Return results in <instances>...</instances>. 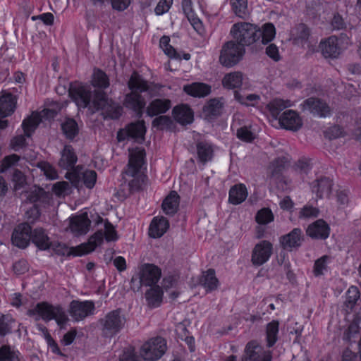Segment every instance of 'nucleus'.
Wrapping results in <instances>:
<instances>
[{"label":"nucleus","mask_w":361,"mask_h":361,"mask_svg":"<svg viewBox=\"0 0 361 361\" xmlns=\"http://www.w3.org/2000/svg\"><path fill=\"white\" fill-rule=\"evenodd\" d=\"M146 171L145 149L138 147L130 149L125 173L126 176L133 178L128 182L129 190L131 192H138L143 189L148 180Z\"/></svg>","instance_id":"f257e3e1"},{"label":"nucleus","mask_w":361,"mask_h":361,"mask_svg":"<svg viewBox=\"0 0 361 361\" xmlns=\"http://www.w3.org/2000/svg\"><path fill=\"white\" fill-rule=\"evenodd\" d=\"M128 87L130 92L125 95L123 106L130 110L140 109L145 103L142 93L148 92L149 90L147 80L137 71H133L128 80Z\"/></svg>","instance_id":"f03ea898"},{"label":"nucleus","mask_w":361,"mask_h":361,"mask_svg":"<svg viewBox=\"0 0 361 361\" xmlns=\"http://www.w3.org/2000/svg\"><path fill=\"white\" fill-rule=\"evenodd\" d=\"M128 87L130 92L125 95L123 106L130 110L140 109L145 103L142 93L148 92L149 90L147 80L137 71H133L128 80Z\"/></svg>","instance_id":"7ed1b4c3"},{"label":"nucleus","mask_w":361,"mask_h":361,"mask_svg":"<svg viewBox=\"0 0 361 361\" xmlns=\"http://www.w3.org/2000/svg\"><path fill=\"white\" fill-rule=\"evenodd\" d=\"M27 315L39 316L46 322L55 320L61 329L64 328L68 322V317L61 305H54L47 301L37 302L34 308L27 310Z\"/></svg>","instance_id":"20e7f679"},{"label":"nucleus","mask_w":361,"mask_h":361,"mask_svg":"<svg viewBox=\"0 0 361 361\" xmlns=\"http://www.w3.org/2000/svg\"><path fill=\"white\" fill-rule=\"evenodd\" d=\"M231 35L233 41L245 48L258 41V26L247 22L235 23L231 27Z\"/></svg>","instance_id":"39448f33"},{"label":"nucleus","mask_w":361,"mask_h":361,"mask_svg":"<svg viewBox=\"0 0 361 361\" xmlns=\"http://www.w3.org/2000/svg\"><path fill=\"white\" fill-rule=\"evenodd\" d=\"M102 326V333L106 338L116 336L124 327L126 317L121 315V309L109 312L103 319L99 320Z\"/></svg>","instance_id":"423d86ee"},{"label":"nucleus","mask_w":361,"mask_h":361,"mask_svg":"<svg viewBox=\"0 0 361 361\" xmlns=\"http://www.w3.org/2000/svg\"><path fill=\"white\" fill-rule=\"evenodd\" d=\"M245 54V48L238 44L233 40L225 42L221 49L219 55L220 63L231 68L239 63Z\"/></svg>","instance_id":"0eeeda50"},{"label":"nucleus","mask_w":361,"mask_h":361,"mask_svg":"<svg viewBox=\"0 0 361 361\" xmlns=\"http://www.w3.org/2000/svg\"><path fill=\"white\" fill-rule=\"evenodd\" d=\"M166 341L161 336H156L146 341L141 347V353L145 360H157L166 353Z\"/></svg>","instance_id":"6e6552de"},{"label":"nucleus","mask_w":361,"mask_h":361,"mask_svg":"<svg viewBox=\"0 0 361 361\" xmlns=\"http://www.w3.org/2000/svg\"><path fill=\"white\" fill-rule=\"evenodd\" d=\"M300 106L303 111H308L313 116L325 118L332 115V109L329 104L317 97L305 99Z\"/></svg>","instance_id":"1a4fd4ad"},{"label":"nucleus","mask_w":361,"mask_h":361,"mask_svg":"<svg viewBox=\"0 0 361 361\" xmlns=\"http://www.w3.org/2000/svg\"><path fill=\"white\" fill-rule=\"evenodd\" d=\"M68 96L79 108H87L91 104L92 92L82 82L75 81L70 83Z\"/></svg>","instance_id":"9d476101"},{"label":"nucleus","mask_w":361,"mask_h":361,"mask_svg":"<svg viewBox=\"0 0 361 361\" xmlns=\"http://www.w3.org/2000/svg\"><path fill=\"white\" fill-rule=\"evenodd\" d=\"M272 351L265 350L256 340L247 343L241 361H271Z\"/></svg>","instance_id":"9b49d317"},{"label":"nucleus","mask_w":361,"mask_h":361,"mask_svg":"<svg viewBox=\"0 0 361 361\" xmlns=\"http://www.w3.org/2000/svg\"><path fill=\"white\" fill-rule=\"evenodd\" d=\"M273 253V244L267 240L257 243L251 253V262L254 267H260L267 263Z\"/></svg>","instance_id":"f8f14e48"},{"label":"nucleus","mask_w":361,"mask_h":361,"mask_svg":"<svg viewBox=\"0 0 361 361\" xmlns=\"http://www.w3.org/2000/svg\"><path fill=\"white\" fill-rule=\"evenodd\" d=\"M94 311L95 304L92 300H73L69 305V313L75 321H81L93 315Z\"/></svg>","instance_id":"ddd939ff"},{"label":"nucleus","mask_w":361,"mask_h":361,"mask_svg":"<svg viewBox=\"0 0 361 361\" xmlns=\"http://www.w3.org/2000/svg\"><path fill=\"white\" fill-rule=\"evenodd\" d=\"M32 231V226L29 224H19L12 233V244L20 249L27 248L31 241Z\"/></svg>","instance_id":"4468645a"},{"label":"nucleus","mask_w":361,"mask_h":361,"mask_svg":"<svg viewBox=\"0 0 361 361\" xmlns=\"http://www.w3.org/2000/svg\"><path fill=\"white\" fill-rule=\"evenodd\" d=\"M104 232L98 230L88 238L86 243H82L77 246L73 247V252L75 256H84L88 255L102 245L104 242Z\"/></svg>","instance_id":"2eb2a0df"},{"label":"nucleus","mask_w":361,"mask_h":361,"mask_svg":"<svg viewBox=\"0 0 361 361\" xmlns=\"http://www.w3.org/2000/svg\"><path fill=\"white\" fill-rule=\"evenodd\" d=\"M319 47L325 59H338L342 53L341 39L331 35L322 39Z\"/></svg>","instance_id":"dca6fc26"},{"label":"nucleus","mask_w":361,"mask_h":361,"mask_svg":"<svg viewBox=\"0 0 361 361\" xmlns=\"http://www.w3.org/2000/svg\"><path fill=\"white\" fill-rule=\"evenodd\" d=\"M279 123L282 128L293 132L299 130L303 125L300 114L292 109L284 111L279 118Z\"/></svg>","instance_id":"f3484780"},{"label":"nucleus","mask_w":361,"mask_h":361,"mask_svg":"<svg viewBox=\"0 0 361 361\" xmlns=\"http://www.w3.org/2000/svg\"><path fill=\"white\" fill-rule=\"evenodd\" d=\"M161 276V269L150 263L144 264L140 271V283L144 286L157 284Z\"/></svg>","instance_id":"a211bd4d"},{"label":"nucleus","mask_w":361,"mask_h":361,"mask_svg":"<svg viewBox=\"0 0 361 361\" xmlns=\"http://www.w3.org/2000/svg\"><path fill=\"white\" fill-rule=\"evenodd\" d=\"M305 240L304 234L300 228H294L288 233L279 238L281 247L284 250H292L299 248Z\"/></svg>","instance_id":"6ab92c4d"},{"label":"nucleus","mask_w":361,"mask_h":361,"mask_svg":"<svg viewBox=\"0 0 361 361\" xmlns=\"http://www.w3.org/2000/svg\"><path fill=\"white\" fill-rule=\"evenodd\" d=\"M331 233V228L323 219H319L308 225L306 229L307 235L314 240H326Z\"/></svg>","instance_id":"aec40b11"},{"label":"nucleus","mask_w":361,"mask_h":361,"mask_svg":"<svg viewBox=\"0 0 361 361\" xmlns=\"http://www.w3.org/2000/svg\"><path fill=\"white\" fill-rule=\"evenodd\" d=\"M171 114L173 120L182 126L190 125L194 121V111L188 104L176 105Z\"/></svg>","instance_id":"412c9836"},{"label":"nucleus","mask_w":361,"mask_h":361,"mask_svg":"<svg viewBox=\"0 0 361 361\" xmlns=\"http://www.w3.org/2000/svg\"><path fill=\"white\" fill-rule=\"evenodd\" d=\"M170 223L164 216H156L152 218L148 228L150 238L157 239L162 237L169 229Z\"/></svg>","instance_id":"4be33fe9"},{"label":"nucleus","mask_w":361,"mask_h":361,"mask_svg":"<svg viewBox=\"0 0 361 361\" xmlns=\"http://www.w3.org/2000/svg\"><path fill=\"white\" fill-rule=\"evenodd\" d=\"M172 106L171 99L168 98H156L149 102L146 108V114L153 118L168 112Z\"/></svg>","instance_id":"5701e85b"},{"label":"nucleus","mask_w":361,"mask_h":361,"mask_svg":"<svg viewBox=\"0 0 361 361\" xmlns=\"http://www.w3.org/2000/svg\"><path fill=\"white\" fill-rule=\"evenodd\" d=\"M180 197L175 190H171L161 202V209L168 216H173L179 210Z\"/></svg>","instance_id":"b1692460"},{"label":"nucleus","mask_w":361,"mask_h":361,"mask_svg":"<svg viewBox=\"0 0 361 361\" xmlns=\"http://www.w3.org/2000/svg\"><path fill=\"white\" fill-rule=\"evenodd\" d=\"M224 106L223 97L213 98L204 106L203 112L207 118L214 120L223 114Z\"/></svg>","instance_id":"393cba45"},{"label":"nucleus","mask_w":361,"mask_h":361,"mask_svg":"<svg viewBox=\"0 0 361 361\" xmlns=\"http://www.w3.org/2000/svg\"><path fill=\"white\" fill-rule=\"evenodd\" d=\"M39 250L46 251L51 249L52 242L46 232L42 227H37L32 231L31 241Z\"/></svg>","instance_id":"a878e982"},{"label":"nucleus","mask_w":361,"mask_h":361,"mask_svg":"<svg viewBox=\"0 0 361 361\" xmlns=\"http://www.w3.org/2000/svg\"><path fill=\"white\" fill-rule=\"evenodd\" d=\"M334 183L333 180L329 177L322 176L314 180L311 183L312 192L316 193L318 198L329 197L331 192Z\"/></svg>","instance_id":"bb28decb"},{"label":"nucleus","mask_w":361,"mask_h":361,"mask_svg":"<svg viewBox=\"0 0 361 361\" xmlns=\"http://www.w3.org/2000/svg\"><path fill=\"white\" fill-rule=\"evenodd\" d=\"M42 123L39 111H34L22 121L21 128L27 138H31Z\"/></svg>","instance_id":"cd10ccee"},{"label":"nucleus","mask_w":361,"mask_h":361,"mask_svg":"<svg viewBox=\"0 0 361 361\" xmlns=\"http://www.w3.org/2000/svg\"><path fill=\"white\" fill-rule=\"evenodd\" d=\"M18 97L11 92L3 93L0 96V116H11L17 106Z\"/></svg>","instance_id":"c85d7f7f"},{"label":"nucleus","mask_w":361,"mask_h":361,"mask_svg":"<svg viewBox=\"0 0 361 361\" xmlns=\"http://www.w3.org/2000/svg\"><path fill=\"white\" fill-rule=\"evenodd\" d=\"M91 221L88 218L87 213L72 217L70 220V228L71 231L78 235L86 234L90 226Z\"/></svg>","instance_id":"c756f323"},{"label":"nucleus","mask_w":361,"mask_h":361,"mask_svg":"<svg viewBox=\"0 0 361 361\" xmlns=\"http://www.w3.org/2000/svg\"><path fill=\"white\" fill-rule=\"evenodd\" d=\"M77 161L78 157L73 147L70 145H65L61 152L59 166L63 169L71 170L75 167Z\"/></svg>","instance_id":"7c9ffc66"},{"label":"nucleus","mask_w":361,"mask_h":361,"mask_svg":"<svg viewBox=\"0 0 361 361\" xmlns=\"http://www.w3.org/2000/svg\"><path fill=\"white\" fill-rule=\"evenodd\" d=\"M145 292V299L150 308H157L161 306L163 302L164 290L158 284L149 286Z\"/></svg>","instance_id":"2f4dec72"},{"label":"nucleus","mask_w":361,"mask_h":361,"mask_svg":"<svg viewBox=\"0 0 361 361\" xmlns=\"http://www.w3.org/2000/svg\"><path fill=\"white\" fill-rule=\"evenodd\" d=\"M183 91L193 97H205L211 93V86L204 82H194L183 86Z\"/></svg>","instance_id":"473e14b6"},{"label":"nucleus","mask_w":361,"mask_h":361,"mask_svg":"<svg viewBox=\"0 0 361 361\" xmlns=\"http://www.w3.org/2000/svg\"><path fill=\"white\" fill-rule=\"evenodd\" d=\"M248 196L247 187L243 183H237L231 187L228 192V202L231 204L238 205L243 203Z\"/></svg>","instance_id":"72a5a7b5"},{"label":"nucleus","mask_w":361,"mask_h":361,"mask_svg":"<svg viewBox=\"0 0 361 361\" xmlns=\"http://www.w3.org/2000/svg\"><path fill=\"white\" fill-rule=\"evenodd\" d=\"M105 90H94L92 92L91 104L95 111L104 110L113 99L109 98Z\"/></svg>","instance_id":"f704fd0d"},{"label":"nucleus","mask_w":361,"mask_h":361,"mask_svg":"<svg viewBox=\"0 0 361 361\" xmlns=\"http://www.w3.org/2000/svg\"><path fill=\"white\" fill-rule=\"evenodd\" d=\"M126 128L130 139L135 140L145 139L147 128L144 120L141 119L130 122L126 126Z\"/></svg>","instance_id":"c9c22d12"},{"label":"nucleus","mask_w":361,"mask_h":361,"mask_svg":"<svg viewBox=\"0 0 361 361\" xmlns=\"http://www.w3.org/2000/svg\"><path fill=\"white\" fill-rule=\"evenodd\" d=\"M279 322L278 320H272L266 326L265 341L266 345L270 348L275 345L279 340Z\"/></svg>","instance_id":"e433bc0d"},{"label":"nucleus","mask_w":361,"mask_h":361,"mask_svg":"<svg viewBox=\"0 0 361 361\" xmlns=\"http://www.w3.org/2000/svg\"><path fill=\"white\" fill-rule=\"evenodd\" d=\"M61 131L64 137L68 140H73L79 134V126L77 121L71 117L65 118L61 125Z\"/></svg>","instance_id":"4c0bfd02"},{"label":"nucleus","mask_w":361,"mask_h":361,"mask_svg":"<svg viewBox=\"0 0 361 361\" xmlns=\"http://www.w3.org/2000/svg\"><path fill=\"white\" fill-rule=\"evenodd\" d=\"M201 285L204 288L207 293L215 290L219 285V279L216 276V272L214 269H209L205 272L200 279Z\"/></svg>","instance_id":"58836bf2"},{"label":"nucleus","mask_w":361,"mask_h":361,"mask_svg":"<svg viewBox=\"0 0 361 361\" xmlns=\"http://www.w3.org/2000/svg\"><path fill=\"white\" fill-rule=\"evenodd\" d=\"M92 85L96 90H106L110 85L109 78L104 71L95 68L92 76Z\"/></svg>","instance_id":"ea45409f"},{"label":"nucleus","mask_w":361,"mask_h":361,"mask_svg":"<svg viewBox=\"0 0 361 361\" xmlns=\"http://www.w3.org/2000/svg\"><path fill=\"white\" fill-rule=\"evenodd\" d=\"M198 161L206 164L211 161L214 157V149L211 144L207 142H199L196 145Z\"/></svg>","instance_id":"a19ab883"},{"label":"nucleus","mask_w":361,"mask_h":361,"mask_svg":"<svg viewBox=\"0 0 361 361\" xmlns=\"http://www.w3.org/2000/svg\"><path fill=\"white\" fill-rule=\"evenodd\" d=\"M331 262V257L328 255H322L314 261L312 274L315 277L324 276L329 270V264Z\"/></svg>","instance_id":"79ce46f5"},{"label":"nucleus","mask_w":361,"mask_h":361,"mask_svg":"<svg viewBox=\"0 0 361 361\" xmlns=\"http://www.w3.org/2000/svg\"><path fill=\"white\" fill-rule=\"evenodd\" d=\"M293 106L294 102L290 99L275 98L268 104L267 107L273 116H278L281 111Z\"/></svg>","instance_id":"37998d69"},{"label":"nucleus","mask_w":361,"mask_h":361,"mask_svg":"<svg viewBox=\"0 0 361 361\" xmlns=\"http://www.w3.org/2000/svg\"><path fill=\"white\" fill-rule=\"evenodd\" d=\"M258 40L262 38V43L267 44L275 38V26L271 23H266L262 26L261 29L258 27Z\"/></svg>","instance_id":"c03bdc74"},{"label":"nucleus","mask_w":361,"mask_h":361,"mask_svg":"<svg viewBox=\"0 0 361 361\" xmlns=\"http://www.w3.org/2000/svg\"><path fill=\"white\" fill-rule=\"evenodd\" d=\"M222 83L224 87L227 89L239 88L243 83L242 73L240 72L228 73L224 77Z\"/></svg>","instance_id":"a18cd8bd"},{"label":"nucleus","mask_w":361,"mask_h":361,"mask_svg":"<svg viewBox=\"0 0 361 361\" xmlns=\"http://www.w3.org/2000/svg\"><path fill=\"white\" fill-rule=\"evenodd\" d=\"M289 162L288 158L284 156L275 158L269 165L271 176H279L282 175Z\"/></svg>","instance_id":"49530a36"},{"label":"nucleus","mask_w":361,"mask_h":361,"mask_svg":"<svg viewBox=\"0 0 361 361\" xmlns=\"http://www.w3.org/2000/svg\"><path fill=\"white\" fill-rule=\"evenodd\" d=\"M50 199V193L49 192L45 191L42 188L39 187L31 191L27 197V200L31 203H48Z\"/></svg>","instance_id":"de8ad7c7"},{"label":"nucleus","mask_w":361,"mask_h":361,"mask_svg":"<svg viewBox=\"0 0 361 361\" xmlns=\"http://www.w3.org/2000/svg\"><path fill=\"white\" fill-rule=\"evenodd\" d=\"M152 126L158 130H171L173 126V123L169 116L159 115L153 119Z\"/></svg>","instance_id":"09e8293b"},{"label":"nucleus","mask_w":361,"mask_h":361,"mask_svg":"<svg viewBox=\"0 0 361 361\" xmlns=\"http://www.w3.org/2000/svg\"><path fill=\"white\" fill-rule=\"evenodd\" d=\"M296 34L294 37L295 44H306L310 36V30L305 23H300L296 27Z\"/></svg>","instance_id":"8fccbe9b"},{"label":"nucleus","mask_w":361,"mask_h":361,"mask_svg":"<svg viewBox=\"0 0 361 361\" xmlns=\"http://www.w3.org/2000/svg\"><path fill=\"white\" fill-rule=\"evenodd\" d=\"M311 161V159L302 157L294 164L293 169L300 174L307 175L312 169Z\"/></svg>","instance_id":"3c124183"},{"label":"nucleus","mask_w":361,"mask_h":361,"mask_svg":"<svg viewBox=\"0 0 361 361\" xmlns=\"http://www.w3.org/2000/svg\"><path fill=\"white\" fill-rule=\"evenodd\" d=\"M274 216L271 210L268 207H264L259 209L255 216V221L261 225H266L274 221Z\"/></svg>","instance_id":"603ef678"},{"label":"nucleus","mask_w":361,"mask_h":361,"mask_svg":"<svg viewBox=\"0 0 361 361\" xmlns=\"http://www.w3.org/2000/svg\"><path fill=\"white\" fill-rule=\"evenodd\" d=\"M15 322L11 314H2L0 317V336H5L11 332L12 324Z\"/></svg>","instance_id":"864d4df0"},{"label":"nucleus","mask_w":361,"mask_h":361,"mask_svg":"<svg viewBox=\"0 0 361 361\" xmlns=\"http://www.w3.org/2000/svg\"><path fill=\"white\" fill-rule=\"evenodd\" d=\"M345 132L343 128L339 125L334 124L324 131L325 138L330 140L344 137Z\"/></svg>","instance_id":"5fc2aeb1"},{"label":"nucleus","mask_w":361,"mask_h":361,"mask_svg":"<svg viewBox=\"0 0 361 361\" xmlns=\"http://www.w3.org/2000/svg\"><path fill=\"white\" fill-rule=\"evenodd\" d=\"M18 351L12 350L9 345L0 347V361H19Z\"/></svg>","instance_id":"6e6d98bb"},{"label":"nucleus","mask_w":361,"mask_h":361,"mask_svg":"<svg viewBox=\"0 0 361 361\" xmlns=\"http://www.w3.org/2000/svg\"><path fill=\"white\" fill-rule=\"evenodd\" d=\"M38 167L43 172L48 180H56L59 178V173L55 167L47 161H42L38 164Z\"/></svg>","instance_id":"4d7b16f0"},{"label":"nucleus","mask_w":361,"mask_h":361,"mask_svg":"<svg viewBox=\"0 0 361 361\" xmlns=\"http://www.w3.org/2000/svg\"><path fill=\"white\" fill-rule=\"evenodd\" d=\"M51 248L53 252L61 257L64 256H73L76 257L73 252V247H68L65 243H62L60 242L53 243Z\"/></svg>","instance_id":"13d9d810"},{"label":"nucleus","mask_w":361,"mask_h":361,"mask_svg":"<svg viewBox=\"0 0 361 361\" xmlns=\"http://www.w3.org/2000/svg\"><path fill=\"white\" fill-rule=\"evenodd\" d=\"M235 99L243 105L255 106L258 104L260 97L257 94H249L245 97H243L238 93L235 94Z\"/></svg>","instance_id":"bf43d9fd"},{"label":"nucleus","mask_w":361,"mask_h":361,"mask_svg":"<svg viewBox=\"0 0 361 361\" xmlns=\"http://www.w3.org/2000/svg\"><path fill=\"white\" fill-rule=\"evenodd\" d=\"M319 215V209L310 204H305L300 209L298 217L300 219H307L310 218H317Z\"/></svg>","instance_id":"052dcab7"},{"label":"nucleus","mask_w":361,"mask_h":361,"mask_svg":"<svg viewBox=\"0 0 361 361\" xmlns=\"http://www.w3.org/2000/svg\"><path fill=\"white\" fill-rule=\"evenodd\" d=\"M106 107L107 109L105 111L106 116L111 119H119L123 114L122 106L120 104L114 102V100L113 103H109Z\"/></svg>","instance_id":"680f3d73"},{"label":"nucleus","mask_w":361,"mask_h":361,"mask_svg":"<svg viewBox=\"0 0 361 361\" xmlns=\"http://www.w3.org/2000/svg\"><path fill=\"white\" fill-rule=\"evenodd\" d=\"M237 137L245 142L250 143L255 139V135L250 130V127L244 126L239 128L236 132Z\"/></svg>","instance_id":"e2e57ef3"},{"label":"nucleus","mask_w":361,"mask_h":361,"mask_svg":"<svg viewBox=\"0 0 361 361\" xmlns=\"http://www.w3.org/2000/svg\"><path fill=\"white\" fill-rule=\"evenodd\" d=\"M27 136L25 133L16 135L13 136L10 140L11 148L17 152L21 149L25 148L27 146Z\"/></svg>","instance_id":"0e129e2a"},{"label":"nucleus","mask_w":361,"mask_h":361,"mask_svg":"<svg viewBox=\"0 0 361 361\" xmlns=\"http://www.w3.org/2000/svg\"><path fill=\"white\" fill-rule=\"evenodd\" d=\"M20 161V156L16 154L7 155L3 158L0 164V172L4 173L15 166Z\"/></svg>","instance_id":"69168bd1"},{"label":"nucleus","mask_w":361,"mask_h":361,"mask_svg":"<svg viewBox=\"0 0 361 361\" xmlns=\"http://www.w3.org/2000/svg\"><path fill=\"white\" fill-rule=\"evenodd\" d=\"M82 182L84 185L88 189H92L97 179V174L94 170L87 169L82 173Z\"/></svg>","instance_id":"338daca9"},{"label":"nucleus","mask_w":361,"mask_h":361,"mask_svg":"<svg viewBox=\"0 0 361 361\" xmlns=\"http://www.w3.org/2000/svg\"><path fill=\"white\" fill-rule=\"evenodd\" d=\"M104 238L107 242H114L118 239L117 231L114 225L108 220L104 223Z\"/></svg>","instance_id":"774afa93"}]
</instances>
